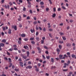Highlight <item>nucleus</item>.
<instances>
[{
    "label": "nucleus",
    "mask_w": 76,
    "mask_h": 76,
    "mask_svg": "<svg viewBox=\"0 0 76 76\" xmlns=\"http://www.w3.org/2000/svg\"><path fill=\"white\" fill-rule=\"evenodd\" d=\"M28 2V4H29L28 5V7H29L30 8H31V3L29 2V1H32L33 0H26Z\"/></svg>",
    "instance_id": "1"
},
{
    "label": "nucleus",
    "mask_w": 76,
    "mask_h": 76,
    "mask_svg": "<svg viewBox=\"0 0 76 76\" xmlns=\"http://www.w3.org/2000/svg\"><path fill=\"white\" fill-rule=\"evenodd\" d=\"M12 28H14L15 31H16L17 30V27L16 26H12Z\"/></svg>",
    "instance_id": "2"
},
{
    "label": "nucleus",
    "mask_w": 76,
    "mask_h": 76,
    "mask_svg": "<svg viewBox=\"0 0 76 76\" xmlns=\"http://www.w3.org/2000/svg\"><path fill=\"white\" fill-rule=\"evenodd\" d=\"M59 57L60 59H64V58H63V55H59Z\"/></svg>",
    "instance_id": "3"
},
{
    "label": "nucleus",
    "mask_w": 76,
    "mask_h": 76,
    "mask_svg": "<svg viewBox=\"0 0 76 76\" xmlns=\"http://www.w3.org/2000/svg\"><path fill=\"white\" fill-rule=\"evenodd\" d=\"M66 58H68V56L66 55L65 54L64 55V56L63 57V58L65 59V58H66Z\"/></svg>",
    "instance_id": "4"
},
{
    "label": "nucleus",
    "mask_w": 76,
    "mask_h": 76,
    "mask_svg": "<svg viewBox=\"0 0 76 76\" xmlns=\"http://www.w3.org/2000/svg\"><path fill=\"white\" fill-rule=\"evenodd\" d=\"M8 33L9 34H11L12 33V30L10 29H8Z\"/></svg>",
    "instance_id": "5"
},
{
    "label": "nucleus",
    "mask_w": 76,
    "mask_h": 76,
    "mask_svg": "<svg viewBox=\"0 0 76 76\" xmlns=\"http://www.w3.org/2000/svg\"><path fill=\"white\" fill-rule=\"evenodd\" d=\"M1 42H4V43H5V42H6V39H4L1 40Z\"/></svg>",
    "instance_id": "6"
},
{
    "label": "nucleus",
    "mask_w": 76,
    "mask_h": 76,
    "mask_svg": "<svg viewBox=\"0 0 76 76\" xmlns=\"http://www.w3.org/2000/svg\"><path fill=\"white\" fill-rule=\"evenodd\" d=\"M4 46V44L3 43H0V48H1V47H3Z\"/></svg>",
    "instance_id": "7"
},
{
    "label": "nucleus",
    "mask_w": 76,
    "mask_h": 76,
    "mask_svg": "<svg viewBox=\"0 0 76 76\" xmlns=\"http://www.w3.org/2000/svg\"><path fill=\"white\" fill-rule=\"evenodd\" d=\"M21 37L23 38H24V37H26V35L25 34H21Z\"/></svg>",
    "instance_id": "8"
},
{
    "label": "nucleus",
    "mask_w": 76,
    "mask_h": 76,
    "mask_svg": "<svg viewBox=\"0 0 76 76\" xmlns=\"http://www.w3.org/2000/svg\"><path fill=\"white\" fill-rule=\"evenodd\" d=\"M30 31L31 32L33 33L35 32V30H34V29H30Z\"/></svg>",
    "instance_id": "9"
},
{
    "label": "nucleus",
    "mask_w": 76,
    "mask_h": 76,
    "mask_svg": "<svg viewBox=\"0 0 76 76\" xmlns=\"http://www.w3.org/2000/svg\"><path fill=\"white\" fill-rule=\"evenodd\" d=\"M19 63L20 64H20V66H21V67H23V63L22 62H20Z\"/></svg>",
    "instance_id": "10"
},
{
    "label": "nucleus",
    "mask_w": 76,
    "mask_h": 76,
    "mask_svg": "<svg viewBox=\"0 0 76 76\" xmlns=\"http://www.w3.org/2000/svg\"><path fill=\"white\" fill-rule=\"evenodd\" d=\"M29 51H27V57H29Z\"/></svg>",
    "instance_id": "11"
},
{
    "label": "nucleus",
    "mask_w": 76,
    "mask_h": 76,
    "mask_svg": "<svg viewBox=\"0 0 76 76\" xmlns=\"http://www.w3.org/2000/svg\"><path fill=\"white\" fill-rule=\"evenodd\" d=\"M66 46H67V47H70V46H71V44H70V43H68L66 44Z\"/></svg>",
    "instance_id": "12"
},
{
    "label": "nucleus",
    "mask_w": 76,
    "mask_h": 76,
    "mask_svg": "<svg viewBox=\"0 0 76 76\" xmlns=\"http://www.w3.org/2000/svg\"><path fill=\"white\" fill-rule=\"evenodd\" d=\"M36 39L37 41H39V38L38 37H36Z\"/></svg>",
    "instance_id": "13"
},
{
    "label": "nucleus",
    "mask_w": 76,
    "mask_h": 76,
    "mask_svg": "<svg viewBox=\"0 0 76 76\" xmlns=\"http://www.w3.org/2000/svg\"><path fill=\"white\" fill-rule=\"evenodd\" d=\"M28 69H32V66H28Z\"/></svg>",
    "instance_id": "14"
},
{
    "label": "nucleus",
    "mask_w": 76,
    "mask_h": 76,
    "mask_svg": "<svg viewBox=\"0 0 76 76\" xmlns=\"http://www.w3.org/2000/svg\"><path fill=\"white\" fill-rule=\"evenodd\" d=\"M51 61L52 63H54V58H51Z\"/></svg>",
    "instance_id": "15"
},
{
    "label": "nucleus",
    "mask_w": 76,
    "mask_h": 76,
    "mask_svg": "<svg viewBox=\"0 0 76 76\" xmlns=\"http://www.w3.org/2000/svg\"><path fill=\"white\" fill-rule=\"evenodd\" d=\"M56 16V14L55 13L53 14L52 15L53 18H55Z\"/></svg>",
    "instance_id": "16"
},
{
    "label": "nucleus",
    "mask_w": 76,
    "mask_h": 76,
    "mask_svg": "<svg viewBox=\"0 0 76 76\" xmlns=\"http://www.w3.org/2000/svg\"><path fill=\"white\" fill-rule=\"evenodd\" d=\"M13 50V48H11L9 49V50L10 51H12V50Z\"/></svg>",
    "instance_id": "17"
},
{
    "label": "nucleus",
    "mask_w": 76,
    "mask_h": 76,
    "mask_svg": "<svg viewBox=\"0 0 76 76\" xmlns=\"http://www.w3.org/2000/svg\"><path fill=\"white\" fill-rule=\"evenodd\" d=\"M24 48H25V49H26L27 48H28V47L27 46H24Z\"/></svg>",
    "instance_id": "18"
},
{
    "label": "nucleus",
    "mask_w": 76,
    "mask_h": 76,
    "mask_svg": "<svg viewBox=\"0 0 76 76\" xmlns=\"http://www.w3.org/2000/svg\"><path fill=\"white\" fill-rule=\"evenodd\" d=\"M56 66H52L51 68V69H56Z\"/></svg>",
    "instance_id": "19"
},
{
    "label": "nucleus",
    "mask_w": 76,
    "mask_h": 76,
    "mask_svg": "<svg viewBox=\"0 0 76 76\" xmlns=\"http://www.w3.org/2000/svg\"><path fill=\"white\" fill-rule=\"evenodd\" d=\"M59 34L60 35H64V33H61V32H59Z\"/></svg>",
    "instance_id": "20"
},
{
    "label": "nucleus",
    "mask_w": 76,
    "mask_h": 76,
    "mask_svg": "<svg viewBox=\"0 0 76 76\" xmlns=\"http://www.w3.org/2000/svg\"><path fill=\"white\" fill-rule=\"evenodd\" d=\"M61 7L63 9H64V10H66V7L64 6H62Z\"/></svg>",
    "instance_id": "21"
},
{
    "label": "nucleus",
    "mask_w": 76,
    "mask_h": 76,
    "mask_svg": "<svg viewBox=\"0 0 76 76\" xmlns=\"http://www.w3.org/2000/svg\"><path fill=\"white\" fill-rule=\"evenodd\" d=\"M12 63H10V66H9V67H12Z\"/></svg>",
    "instance_id": "22"
},
{
    "label": "nucleus",
    "mask_w": 76,
    "mask_h": 76,
    "mask_svg": "<svg viewBox=\"0 0 76 76\" xmlns=\"http://www.w3.org/2000/svg\"><path fill=\"white\" fill-rule=\"evenodd\" d=\"M58 47H59V49H60V50H61V48H62V47H61V45H59Z\"/></svg>",
    "instance_id": "23"
},
{
    "label": "nucleus",
    "mask_w": 76,
    "mask_h": 76,
    "mask_svg": "<svg viewBox=\"0 0 76 76\" xmlns=\"http://www.w3.org/2000/svg\"><path fill=\"white\" fill-rule=\"evenodd\" d=\"M23 58H24V59H26L27 57L26 56H23Z\"/></svg>",
    "instance_id": "24"
},
{
    "label": "nucleus",
    "mask_w": 76,
    "mask_h": 76,
    "mask_svg": "<svg viewBox=\"0 0 76 76\" xmlns=\"http://www.w3.org/2000/svg\"><path fill=\"white\" fill-rule=\"evenodd\" d=\"M62 38L64 40H66V38L65 37H62Z\"/></svg>",
    "instance_id": "25"
},
{
    "label": "nucleus",
    "mask_w": 76,
    "mask_h": 76,
    "mask_svg": "<svg viewBox=\"0 0 76 76\" xmlns=\"http://www.w3.org/2000/svg\"><path fill=\"white\" fill-rule=\"evenodd\" d=\"M57 52H60V50L58 48L56 49Z\"/></svg>",
    "instance_id": "26"
},
{
    "label": "nucleus",
    "mask_w": 76,
    "mask_h": 76,
    "mask_svg": "<svg viewBox=\"0 0 76 76\" xmlns=\"http://www.w3.org/2000/svg\"><path fill=\"white\" fill-rule=\"evenodd\" d=\"M36 72H39V68H36Z\"/></svg>",
    "instance_id": "27"
},
{
    "label": "nucleus",
    "mask_w": 76,
    "mask_h": 76,
    "mask_svg": "<svg viewBox=\"0 0 76 76\" xmlns=\"http://www.w3.org/2000/svg\"><path fill=\"white\" fill-rule=\"evenodd\" d=\"M31 44H35V42L34 41H31Z\"/></svg>",
    "instance_id": "28"
},
{
    "label": "nucleus",
    "mask_w": 76,
    "mask_h": 76,
    "mask_svg": "<svg viewBox=\"0 0 76 76\" xmlns=\"http://www.w3.org/2000/svg\"><path fill=\"white\" fill-rule=\"evenodd\" d=\"M40 4L41 5H44V2L43 1H41L40 2Z\"/></svg>",
    "instance_id": "29"
},
{
    "label": "nucleus",
    "mask_w": 76,
    "mask_h": 76,
    "mask_svg": "<svg viewBox=\"0 0 76 76\" xmlns=\"http://www.w3.org/2000/svg\"><path fill=\"white\" fill-rule=\"evenodd\" d=\"M34 37H31L30 39V40H31V41L34 40Z\"/></svg>",
    "instance_id": "30"
},
{
    "label": "nucleus",
    "mask_w": 76,
    "mask_h": 76,
    "mask_svg": "<svg viewBox=\"0 0 76 76\" xmlns=\"http://www.w3.org/2000/svg\"><path fill=\"white\" fill-rule=\"evenodd\" d=\"M14 50H18V48L16 47H14Z\"/></svg>",
    "instance_id": "31"
},
{
    "label": "nucleus",
    "mask_w": 76,
    "mask_h": 76,
    "mask_svg": "<svg viewBox=\"0 0 76 76\" xmlns=\"http://www.w3.org/2000/svg\"><path fill=\"white\" fill-rule=\"evenodd\" d=\"M24 40L25 41H27L28 40V39L27 38H26L24 39Z\"/></svg>",
    "instance_id": "32"
},
{
    "label": "nucleus",
    "mask_w": 76,
    "mask_h": 76,
    "mask_svg": "<svg viewBox=\"0 0 76 76\" xmlns=\"http://www.w3.org/2000/svg\"><path fill=\"white\" fill-rule=\"evenodd\" d=\"M8 60H9V62H10V63H11V62H12V60H11V58H8Z\"/></svg>",
    "instance_id": "33"
},
{
    "label": "nucleus",
    "mask_w": 76,
    "mask_h": 76,
    "mask_svg": "<svg viewBox=\"0 0 76 76\" xmlns=\"http://www.w3.org/2000/svg\"><path fill=\"white\" fill-rule=\"evenodd\" d=\"M18 42L19 44H21V41L20 40L18 41Z\"/></svg>",
    "instance_id": "34"
},
{
    "label": "nucleus",
    "mask_w": 76,
    "mask_h": 76,
    "mask_svg": "<svg viewBox=\"0 0 76 76\" xmlns=\"http://www.w3.org/2000/svg\"><path fill=\"white\" fill-rule=\"evenodd\" d=\"M71 56L72 57V58H74V57H75L76 56H75V55L72 54V55Z\"/></svg>",
    "instance_id": "35"
},
{
    "label": "nucleus",
    "mask_w": 76,
    "mask_h": 76,
    "mask_svg": "<svg viewBox=\"0 0 76 76\" xmlns=\"http://www.w3.org/2000/svg\"><path fill=\"white\" fill-rule=\"evenodd\" d=\"M16 1L17 4H19V5L20 4V3L18 2V0H16Z\"/></svg>",
    "instance_id": "36"
},
{
    "label": "nucleus",
    "mask_w": 76,
    "mask_h": 76,
    "mask_svg": "<svg viewBox=\"0 0 76 76\" xmlns=\"http://www.w3.org/2000/svg\"><path fill=\"white\" fill-rule=\"evenodd\" d=\"M44 40H42L41 41V44H44Z\"/></svg>",
    "instance_id": "37"
},
{
    "label": "nucleus",
    "mask_w": 76,
    "mask_h": 76,
    "mask_svg": "<svg viewBox=\"0 0 76 76\" xmlns=\"http://www.w3.org/2000/svg\"><path fill=\"white\" fill-rule=\"evenodd\" d=\"M46 57L47 59H48V60H49L50 59V56H47Z\"/></svg>",
    "instance_id": "38"
},
{
    "label": "nucleus",
    "mask_w": 76,
    "mask_h": 76,
    "mask_svg": "<svg viewBox=\"0 0 76 76\" xmlns=\"http://www.w3.org/2000/svg\"><path fill=\"white\" fill-rule=\"evenodd\" d=\"M29 12L31 14H32V13H33L32 12V10H29Z\"/></svg>",
    "instance_id": "39"
},
{
    "label": "nucleus",
    "mask_w": 76,
    "mask_h": 76,
    "mask_svg": "<svg viewBox=\"0 0 76 76\" xmlns=\"http://www.w3.org/2000/svg\"><path fill=\"white\" fill-rule=\"evenodd\" d=\"M54 12H56V7H54L53 8Z\"/></svg>",
    "instance_id": "40"
},
{
    "label": "nucleus",
    "mask_w": 76,
    "mask_h": 76,
    "mask_svg": "<svg viewBox=\"0 0 76 76\" xmlns=\"http://www.w3.org/2000/svg\"><path fill=\"white\" fill-rule=\"evenodd\" d=\"M72 74H73V72H70L69 73V75H72Z\"/></svg>",
    "instance_id": "41"
},
{
    "label": "nucleus",
    "mask_w": 76,
    "mask_h": 76,
    "mask_svg": "<svg viewBox=\"0 0 76 76\" xmlns=\"http://www.w3.org/2000/svg\"><path fill=\"white\" fill-rule=\"evenodd\" d=\"M44 48L47 50H48V48L46 46H44Z\"/></svg>",
    "instance_id": "42"
},
{
    "label": "nucleus",
    "mask_w": 76,
    "mask_h": 76,
    "mask_svg": "<svg viewBox=\"0 0 76 76\" xmlns=\"http://www.w3.org/2000/svg\"><path fill=\"white\" fill-rule=\"evenodd\" d=\"M15 71H16V72H19V69H15Z\"/></svg>",
    "instance_id": "43"
},
{
    "label": "nucleus",
    "mask_w": 76,
    "mask_h": 76,
    "mask_svg": "<svg viewBox=\"0 0 76 76\" xmlns=\"http://www.w3.org/2000/svg\"><path fill=\"white\" fill-rule=\"evenodd\" d=\"M23 11L24 12L26 11V8L25 7H23Z\"/></svg>",
    "instance_id": "44"
},
{
    "label": "nucleus",
    "mask_w": 76,
    "mask_h": 76,
    "mask_svg": "<svg viewBox=\"0 0 76 76\" xmlns=\"http://www.w3.org/2000/svg\"><path fill=\"white\" fill-rule=\"evenodd\" d=\"M7 55H8V56H10V54L9 53V52H7Z\"/></svg>",
    "instance_id": "45"
},
{
    "label": "nucleus",
    "mask_w": 76,
    "mask_h": 76,
    "mask_svg": "<svg viewBox=\"0 0 76 76\" xmlns=\"http://www.w3.org/2000/svg\"><path fill=\"white\" fill-rule=\"evenodd\" d=\"M38 34H39V33L38 32V31H37L36 34V36H37V35H38Z\"/></svg>",
    "instance_id": "46"
},
{
    "label": "nucleus",
    "mask_w": 76,
    "mask_h": 76,
    "mask_svg": "<svg viewBox=\"0 0 76 76\" xmlns=\"http://www.w3.org/2000/svg\"><path fill=\"white\" fill-rule=\"evenodd\" d=\"M2 29H3V30L4 31H5V30H6V28H5V27H2Z\"/></svg>",
    "instance_id": "47"
},
{
    "label": "nucleus",
    "mask_w": 76,
    "mask_h": 76,
    "mask_svg": "<svg viewBox=\"0 0 76 76\" xmlns=\"http://www.w3.org/2000/svg\"><path fill=\"white\" fill-rule=\"evenodd\" d=\"M38 50V51L39 50H41V49L40 48H39V47H37V48Z\"/></svg>",
    "instance_id": "48"
},
{
    "label": "nucleus",
    "mask_w": 76,
    "mask_h": 76,
    "mask_svg": "<svg viewBox=\"0 0 76 76\" xmlns=\"http://www.w3.org/2000/svg\"><path fill=\"white\" fill-rule=\"evenodd\" d=\"M28 47H29V48H30V49H31V47H32V46H31V45H28Z\"/></svg>",
    "instance_id": "49"
},
{
    "label": "nucleus",
    "mask_w": 76,
    "mask_h": 76,
    "mask_svg": "<svg viewBox=\"0 0 76 76\" xmlns=\"http://www.w3.org/2000/svg\"><path fill=\"white\" fill-rule=\"evenodd\" d=\"M64 65L63 66V67H64V68H66V64H65V63H64Z\"/></svg>",
    "instance_id": "50"
},
{
    "label": "nucleus",
    "mask_w": 76,
    "mask_h": 76,
    "mask_svg": "<svg viewBox=\"0 0 76 76\" xmlns=\"http://www.w3.org/2000/svg\"><path fill=\"white\" fill-rule=\"evenodd\" d=\"M68 69L63 70V72H66V71H68Z\"/></svg>",
    "instance_id": "51"
},
{
    "label": "nucleus",
    "mask_w": 76,
    "mask_h": 76,
    "mask_svg": "<svg viewBox=\"0 0 76 76\" xmlns=\"http://www.w3.org/2000/svg\"><path fill=\"white\" fill-rule=\"evenodd\" d=\"M59 43H61V44H62L64 42H63V41H60L59 42Z\"/></svg>",
    "instance_id": "52"
},
{
    "label": "nucleus",
    "mask_w": 76,
    "mask_h": 76,
    "mask_svg": "<svg viewBox=\"0 0 76 76\" xmlns=\"http://www.w3.org/2000/svg\"><path fill=\"white\" fill-rule=\"evenodd\" d=\"M67 63H68V64H69L70 63V60H68L67 62Z\"/></svg>",
    "instance_id": "53"
},
{
    "label": "nucleus",
    "mask_w": 76,
    "mask_h": 76,
    "mask_svg": "<svg viewBox=\"0 0 76 76\" xmlns=\"http://www.w3.org/2000/svg\"><path fill=\"white\" fill-rule=\"evenodd\" d=\"M4 59L5 60H8V59L6 57H5L4 58Z\"/></svg>",
    "instance_id": "54"
},
{
    "label": "nucleus",
    "mask_w": 76,
    "mask_h": 76,
    "mask_svg": "<svg viewBox=\"0 0 76 76\" xmlns=\"http://www.w3.org/2000/svg\"><path fill=\"white\" fill-rule=\"evenodd\" d=\"M34 24V25H36V24H37V21H34V23H33Z\"/></svg>",
    "instance_id": "55"
},
{
    "label": "nucleus",
    "mask_w": 76,
    "mask_h": 76,
    "mask_svg": "<svg viewBox=\"0 0 76 76\" xmlns=\"http://www.w3.org/2000/svg\"><path fill=\"white\" fill-rule=\"evenodd\" d=\"M67 55H68V56H69V55H70V53L69 52H67Z\"/></svg>",
    "instance_id": "56"
},
{
    "label": "nucleus",
    "mask_w": 76,
    "mask_h": 76,
    "mask_svg": "<svg viewBox=\"0 0 76 76\" xmlns=\"http://www.w3.org/2000/svg\"><path fill=\"white\" fill-rule=\"evenodd\" d=\"M43 31H44V32H45V31H46V28H44L43 29Z\"/></svg>",
    "instance_id": "57"
},
{
    "label": "nucleus",
    "mask_w": 76,
    "mask_h": 76,
    "mask_svg": "<svg viewBox=\"0 0 76 76\" xmlns=\"http://www.w3.org/2000/svg\"><path fill=\"white\" fill-rule=\"evenodd\" d=\"M22 51L23 53H25V49H22Z\"/></svg>",
    "instance_id": "58"
},
{
    "label": "nucleus",
    "mask_w": 76,
    "mask_h": 76,
    "mask_svg": "<svg viewBox=\"0 0 76 76\" xmlns=\"http://www.w3.org/2000/svg\"><path fill=\"white\" fill-rule=\"evenodd\" d=\"M1 2L2 3V4L4 3V0H1Z\"/></svg>",
    "instance_id": "59"
},
{
    "label": "nucleus",
    "mask_w": 76,
    "mask_h": 76,
    "mask_svg": "<svg viewBox=\"0 0 76 76\" xmlns=\"http://www.w3.org/2000/svg\"><path fill=\"white\" fill-rule=\"evenodd\" d=\"M38 27L37 26L36 27V30H38Z\"/></svg>",
    "instance_id": "60"
},
{
    "label": "nucleus",
    "mask_w": 76,
    "mask_h": 76,
    "mask_svg": "<svg viewBox=\"0 0 76 76\" xmlns=\"http://www.w3.org/2000/svg\"><path fill=\"white\" fill-rule=\"evenodd\" d=\"M19 2H20V3H22V2H23V1L22 0H19Z\"/></svg>",
    "instance_id": "61"
},
{
    "label": "nucleus",
    "mask_w": 76,
    "mask_h": 76,
    "mask_svg": "<svg viewBox=\"0 0 76 76\" xmlns=\"http://www.w3.org/2000/svg\"><path fill=\"white\" fill-rule=\"evenodd\" d=\"M49 1L50 4H52V2H51V0H49Z\"/></svg>",
    "instance_id": "62"
},
{
    "label": "nucleus",
    "mask_w": 76,
    "mask_h": 76,
    "mask_svg": "<svg viewBox=\"0 0 76 76\" xmlns=\"http://www.w3.org/2000/svg\"><path fill=\"white\" fill-rule=\"evenodd\" d=\"M46 10L47 11H48L49 10V8H46Z\"/></svg>",
    "instance_id": "63"
},
{
    "label": "nucleus",
    "mask_w": 76,
    "mask_h": 76,
    "mask_svg": "<svg viewBox=\"0 0 76 76\" xmlns=\"http://www.w3.org/2000/svg\"><path fill=\"white\" fill-rule=\"evenodd\" d=\"M1 76H6V75L5 74H3Z\"/></svg>",
    "instance_id": "64"
}]
</instances>
